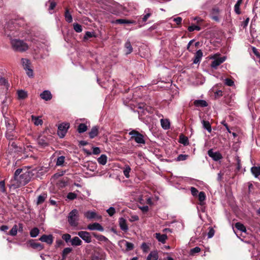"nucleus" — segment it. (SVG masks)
Instances as JSON below:
<instances>
[{
    "label": "nucleus",
    "mask_w": 260,
    "mask_h": 260,
    "mask_svg": "<svg viewBox=\"0 0 260 260\" xmlns=\"http://www.w3.org/2000/svg\"><path fill=\"white\" fill-rule=\"evenodd\" d=\"M79 213L77 209H73L69 214L68 221L72 226H77L78 225Z\"/></svg>",
    "instance_id": "obj_3"
},
{
    "label": "nucleus",
    "mask_w": 260,
    "mask_h": 260,
    "mask_svg": "<svg viewBox=\"0 0 260 260\" xmlns=\"http://www.w3.org/2000/svg\"><path fill=\"white\" fill-rule=\"evenodd\" d=\"M31 117L35 125L38 126L43 124V121L40 117H36L34 115H32Z\"/></svg>",
    "instance_id": "obj_28"
},
{
    "label": "nucleus",
    "mask_w": 260,
    "mask_h": 260,
    "mask_svg": "<svg viewBox=\"0 0 260 260\" xmlns=\"http://www.w3.org/2000/svg\"><path fill=\"white\" fill-rule=\"evenodd\" d=\"M78 236L85 243H89L91 242L92 237L90 234L86 231H80L77 233Z\"/></svg>",
    "instance_id": "obj_8"
},
{
    "label": "nucleus",
    "mask_w": 260,
    "mask_h": 260,
    "mask_svg": "<svg viewBox=\"0 0 260 260\" xmlns=\"http://www.w3.org/2000/svg\"><path fill=\"white\" fill-rule=\"evenodd\" d=\"M18 232V226L17 225H14L12 229L10 231L9 235L12 236H15L17 235Z\"/></svg>",
    "instance_id": "obj_42"
},
{
    "label": "nucleus",
    "mask_w": 260,
    "mask_h": 260,
    "mask_svg": "<svg viewBox=\"0 0 260 260\" xmlns=\"http://www.w3.org/2000/svg\"><path fill=\"white\" fill-rule=\"evenodd\" d=\"M38 144L43 147L47 146L50 143V139L45 136H40L38 139Z\"/></svg>",
    "instance_id": "obj_10"
},
{
    "label": "nucleus",
    "mask_w": 260,
    "mask_h": 260,
    "mask_svg": "<svg viewBox=\"0 0 260 260\" xmlns=\"http://www.w3.org/2000/svg\"><path fill=\"white\" fill-rule=\"evenodd\" d=\"M107 212L108 213L109 216H112L115 213V208L114 207H111L107 210Z\"/></svg>",
    "instance_id": "obj_51"
},
{
    "label": "nucleus",
    "mask_w": 260,
    "mask_h": 260,
    "mask_svg": "<svg viewBox=\"0 0 260 260\" xmlns=\"http://www.w3.org/2000/svg\"><path fill=\"white\" fill-rule=\"evenodd\" d=\"M71 244L73 246H80L82 244V241L78 237H74L70 240Z\"/></svg>",
    "instance_id": "obj_18"
},
{
    "label": "nucleus",
    "mask_w": 260,
    "mask_h": 260,
    "mask_svg": "<svg viewBox=\"0 0 260 260\" xmlns=\"http://www.w3.org/2000/svg\"><path fill=\"white\" fill-rule=\"evenodd\" d=\"M32 173L28 169H18L14 173V178L11 180V186L18 188L28 183L31 178Z\"/></svg>",
    "instance_id": "obj_1"
},
{
    "label": "nucleus",
    "mask_w": 260,
    "mask_h": 260,
    "mask_svg": "<svg viewBox=\"0 0 260 260\" xmlns=\"http://www.w3.org/2000/svg\"><path fill=\"white\" fill-rule=\"evenodd\" d=\"M98 240H99L101 241L107 242L108 241V239L106 237H105L104 236H103V235L99 236L98 237Z\"/></svg>",
    "instance_id": "obj_61"
},
{
    "label": "nucleus",
    "mask_w": 260,
    "mask_h": 260,
    "mask_svg": "<svg viewBox=\"0 0 260 260\" xmlns=\"http://www.w3.org/2000/svg\"><path fill=\"white\" fill-rule=\"evenodd\" d=\"M173 21H175L177 24H179L181 23L182 18L180 17H178L174 18Z\"/></svg>",
    "instance_id": "obj_63"
},
{
    "label": "nucleus",
    "mask_w": 260,
    "mask_h": 260,
    "mask_svg": "<svg viewBox=\"0 0 260 260\" xmlns=\"http://www.w3.org/2000/svg\"><path fill=\"white\" fill-rule=\"evenodd\" d=\"M47 194L46 193H43L39 195L37 199V204L40 205L43 203L45 200L47 199Z\"/></svg>",
    "instance_id": "obj_22"
},
{
    "label": "nucleus",
    "mask_w": 260,
    "mask_h": 260,
    "mask_svg": "<svg viewBox=\"0 0 260 260\" xmlns=\"http://www.w3.org/2000/svg\"><path fill=\"white\" fill-rule=\"evenodd\" d=\"M87 129V126L84 123H81L79 125L78 131L79 133H83L86 131Z\"/></svg>",
    "instance_id": "obj_41"
},
{
    "label": "nucleus",
    "mask_w": 260,
    "mask_h": 260,
    "mask_svg": "<svg viewBox=\"0 0 260 260\" xmlns=\"http://www.w3.org/2000/svg\"><path fill=\"white\" fill-rule=\"evenodd\" d=\"M240 5L236 4H235L234 6V11L237 14H240L241 13V11L240 10Z\"/></svg>",
    "instance_id": "obj_58"
},
{
    "label": "nucleus",
    "mask_w": 260,
    "mask_h": 260,
    "mask_svg": "<svg viewBox=\"0 0 260 260\" xmlns=\"http://www.w3.org/2000/svg\"><path fill=\"white\" fill-rule=\"evenodd\" d=\"M235 228L238 230L242 232H246V229L245 226L240 222H237L235 224Z\"/></svg>",
    "instance_id": "obj_40"
},
{
    "label": "nucleus",
    "mask_w": 260,
    "mask_h": 260,
    "mask_svg": "<svg viewBox=\"0 0 260 260\" xmlns=\"http://www.w3.org/2000/svg\"><path fill=\"white\" fill-rule=\"evenodd\" d=\"M10 44L12 49L16 52H24L28 48V45L23 41L20 39H11Z\"/></svg>",
    "instance_id": "obj_2"
},
{
    "label": "nucleus",
    "mask_w": 260,
    "mask_h": 260,
    "mask_svg": "<svg viewBox=\"0 0 260 260\" xmlns=\"http://www.w3.org/2000/svg\"><path fill=\"white\" fill-rule=\"evenodd\" d=\"M115 23L116 24H133L135 22L133 21H131L124 19H116L115 21Z\"/></svg>",
    "instance_id": "obj_33"
},
{
    "label": "nucleus",
    "mask_w": 260,
    "mask_h": 260,
    "mask_svg": "<svg viewBox=\"0 0 260 260\" xmlns=\"http://www.w3.org/2000/svg\"><path fill=\"white\" fill-rule=\"evenodd\" d=\"M40 233V230L38 228H34L30 231V236L32 238L37 237Z\"/></svg>",
    "instance_id": "obj_36"
},
{
    "label": "nucleus",
    "mask_w": 260,
    "mask_h": 260,
    "mask_svg": "<svg viewBox=\"0 0 260 260\" xmlns=\"http://www.w3.org/2000/svg\"><path fill=\"white\" fill-rule=\"evenodd\" d=\"M193 103L195 106L198 107H205L208 106V104L206 101L203 100H195Z\"/></svg>",
    "instance_id": "obj_19"
},
{
    "label": "nucleus",
    "mask_w": 260,
    "mask_h": 260,
    "mask_svg": "<svg viewBox=\"0 0 260 260\" xmlns=\"http://www.w3.org/2000/svg\"><path fill=\"white\" fill-rule=\"evenodd\" d=\"M87 229L92 231L98 230L101 232L104 231V228H103V226L100 223L96 222L92 224H89L87 226Z\"/></svg>",
    "instance_id": "obj_14"
},
{
    "label": "nucleus",
    "mask_w": 260,
    "mask_h": 260,
    "mask_svg": "<svg viewBox=\"0 0 260 260\" xmlns=\"http://www.w3.org/2000/svg\"><path fill=\"white\" fill-rule=\"evenodd\" d=\"M64 17L66 21L68 23H71L73 21V18L71 14L68 9L66 8L64 13Z\"/></svg>",
    "instance_id": "obj_26"
},
{
    "label": "nucleus",
    "mask_w": 260,
    "mask_h": 260,
    "mask_svg": "<svg viewBox=\"0 0 260 260\" xmlns=\"http://www.w3.org/2000/svg\"><path fill=\"white\" fill-rule=\"evenodd\" d=\"M160 123L161 127L164 129H168L170 128V121L167 119H161L160 120Z\"/></svg>",
    "instance_id": "obj_24"
},
{
    "label": "nucleus",
    "mask_w": 260,
    "mask_h": 260,
    "mask_svg": "<svg viewBox=\"0 0 260 260\" xmlns=\"http://www.w3.org/2000/svg\"><path fill=\"white\" fill-rule=\"evenodd\" d=\"M158 258V253L156 251H151L147 256L146 260H157Z\"/></svg>",
    "instance_id": "obj_21"
},
{
    "label": "nucleus",
    "mask_w": 260,
    "mask_h": 260,
    "mask_svg": "<svg viewBox=\"0 0 260 260\" xmlns=\"http://www.w3.org/2000/svg\"><path fill=\"white\" fill-rule=\"evenodd\" d=\"M190 191L193 196H196L198 193V190L194 187H191Z\"/></svg>",
    "instance_id": "obj_55"
},
{
    "label": "nucleus",
    "mask_w": 260,
    "mask_h": 260,
    "mask_svg": "<svg viewBox=\"0 0 260 260\" xmlns=\"http://www.w3.org/2000/svg\"><path fill=\"white\" fill-rule=\"evenodd\" d=\"M129 135L131 136V138L134 139L136 143L143 144L145 143L144 136L138 132L133 130L129 133Z\"/></svg>",
    "instance_id": "obj_4"
},
{
    "label": "nucleus",
    "mask_w": 260,
    "mask_h": 260,
    "mask_svg": "<svg viewBox=\"0 0 260 260\" xmlns=\"http://www.w3.org/2000/svg\"><path fill=\"white\" fill-rule=\"evenodd\" d=\"M30 245L33 248L38 249L39 250H41L44 248L43 246L39 243L31 242L30 243Z\"/></svg>",
    "instance_id": "obj_39"
},
{
    "label": "nucleus",
    "mask_w": 260,
    "mask_h": 260,
    "mask_svg": "<svg viewBox=\"0 0 260 260\" xmlns=\"http://www.w3.org/2000/svg\"><path fill=\"white\" fill-rule=\"evenodd\" d=\"M107 157L105 154H102L101 156L98 158V162L102 165H105L107 163Z\"/></svg>",
    "instance_id": "obj_34"
},
{
    "label": "nucleus",
    "mask_w": 260,
    "mask_h": 260,
    "mask_svg": "<svg viewBox=\"0 0 260 260\" xmlns=\"http://www.w3.org/2000/svg\"><path fill=\"white\" fill-rule=\"evenodd\" d=\"M18 98L20 99H24L27 97V93L23 90H20L17 91Z\"/></svg>",
    "instance_id": "obj_37"
},
{
    "label": "nucleus",
    "mask_w": 260,
    "mask_h": 260,
    "mask_svg": "<svg viewBox=\"0 0 260 260\" xmlns=\"http://www.w3.org/2000/svg\"><path fill=\"white\" fill-rule=\"evenodd\" d=\"M101 152L100 149L99 147H95L93 148L92 153L96 155L100 154Z\"/></svg>",
    "instance_id": "obj_56"
},
{
    "label": "nucleus",
    "mask_w": 260,
    "mask_h": 260,
    "mask_svg": "<svg viewBox=\"0 0 260 260\" xmlns=\"http://www.w3.org/2000/svg\"><path fill=\"white\" fill-rule=\"evenodd\" d=\"M179 142L184 146H186L189 144L188 138L183 135L180 136Z\"/></svg>",
    "instance_id": "obj_29"
},
{
    "label": "nucleus",
    "mask_w": 260,
    "mask_h": 260,
    "mask_svg": "<svg viewBox=\"0 0 260 260\" xmlns=\"http://www.w3.org/2000/svg\"><path fill=\"white\" fill-rule=\"evenodd\" d=\"M124 47L127 50V51L126 52V54H130L131 52H132L133 49L132 46L131 44V42L129 40H127L125 42V43L124 44Z\"/></svg>",
    "instance_id": "obj_32"
},
{
    "label": "nucleus",
    "mask_w": 260,
    "mask_h": 260,
    "mask_svg": "<svg viewBox=\"0 0 260 260\" xmlns=\"http://www.w3.org/2000/svg\"><path fill=\"white\" fill-rule=\"evenodd\" d=\"M206 194L204 192L201 191L198 195V198L199 200L201 202L200 204L202 205V203L206 199Z\"/></svg>",
    "instance_id": "obj_43"
},
{
    "label": "nucleus",
    "mask_w": 260,
    "mask_h": 260,
    "mask_svg": "<svg viewBox=\"0 0 260 260\" xmlns=\"http://www.w3.org/2000/svg\"><path fill=\"white\" fill-rule=\"evenodd\" d=\"M40 96L42 99L46 101H50L52 98L51 92L48 90L43 91L40 94Z\"/></svg>",
    "instance_id": "obj_13"
},
{
    "label": "nucleus",
    "mask_w": 260,
    "mask_h": 260,
    "mask_svg": "<svg viewBox=\"0 0 260 260\" xmlns=\"http://www.w3.org/2000/svg\"><path fill=\"white\" fill-rule=\"evenodd\" d=\"M69 126L68 123H61L58 126L57 134L60 138H62L64 137Z\"/></svg>",
    "instance_id": "obj_7"
},
{
    "label": "nucleus",
    "mask_w": 260,
    "mask_h": 260,
    "mask_svg": "<svg viewBox=\"0 0 260 260\" xmlns=\"http://www.w3.org/2000/svg\"><path fill=\"white\" fill-rule=\"evenodd\" d=\"M224 84L229 86H233L234 85V82L229 78H226L224 80Z\"/></svg>",
    "instance_id": "obj_49"
},
{
    "label": "nucleus",
    "mask_w": 260,
    "mask_h": 260,
    "mask_svg": "<svg viewBox=\"0 0 260 260\" xmlns=\"http://www.w3.org/2000/svg\"><path fill=\"white\" fill-rule=\"evenodd\" d=\"M72 250V248L70 247L65 248L62 251V255L63 257H65L66 255L70 253Z\"/></svg>",
    "instance_id": "obj_50"
},
{
    "label": "nucleus",
    "mask_w": 260,
    "mask_h": 260,
    "mask_svg": "<svg viewBox=\"0 0 260 260\" xmlns=\"http://www.w3.org/2000/svg\"><path fill=\"white\" fill-rule=\"evenodd\" d=\"M131 168L129 166H127L125 167L123 170V174L126 178H128L129 177V172L131 171Z\"/></svg>",
    "instance_id": "obj_44"
},
{
    "label": "nucleus",
    "mask_w": 260,
    "mask_h": 260,
    "mask_svg": "<svg viewBox=\"0 0 260 260\" xmlns=\"http://www.w3.org/2000/svg\"><path fill=\"white\" fill-rule=\"evenodd\" d=\"M74 29L77 32H80L82 31V26L78 23L74 24Z\"/></svg>",
    "instance_id": "obj_45"
},
{
    "label": "nucleus",
    "mask_w": 260,
    "mask_h": 260,
    "mask_svg": "<svg viewBox=\"0 0 260 260\" xmlns=\"http://www.w3.org/2000/svg\"><path fill=\"white\" fill-rule=\"evenodd\" d=\"M203 127L206 129L208 132L210 133L212 131L211 126L209 122L203 120L202 121Z\"/></svg>",
    "instance_id": "obj_31"
},
{
    "label": "nucleus",
    "mask_w": 260,
    "mask_h": 260,
    "mask_svg": "<svg viewBox=\"0 0 260 260\" xmlns=\"http://www.w3.org/2000/svg\"><path fill=\"white\" fill-rule=\"evenodd\" d=\"M188 30L190 32L193 31H194L195 30H201V27L200 26H198V25H192L189 26L188 27Z\"/></svg>",
    "instance_id": "obj_46"
},
{
    "label": "nucleus",
    "mask_w": 260,
    "mask_h": 260,
    "mask_svg": "<svg viewBox=\"0 0 260 260\" xmlns=\"http://www.w3.org/2000/svg\"><path fill=\"white\" fill-rule=\"evenodd\" d=\"M39 240L45 242L49 245H51L53 242V237L52 235H43L39 238Z\"/></svg>",
    "instance_id": "obj_12"
},
{
    "label": "nucleus",
    "mask_w": 260,
    "mask_h": 260,
    "mask_svg": "<svg viewBox=\"0 0 260 260\" xmlns=\"http://www.w3.org/2000/svg\"><path fill=\"white\" fill-rule=\"evenodd\" d=\"M0 191L2 192H5L6 191L5 183L4 181H0Z\"/></svg>",
    "instance_id": "obj_54"
},
{
    "label": "nucleus",
    "mask_w": 260,
    "mask_h": 260,
    "mask_svg": "<svg viewBox=\"0 0 260 260\" xmlns=\"http://www.w3.org/2000/svg\"><path fill=\"white\" fill-rule=\"evenodd\" d=\"M214 235V230L211 228L208 233V238H211Z\"/></svg>",
    "instance_id": "obj_59"
},
{
    "label": "nucleus",
    "mask_w": 260,
    "mask_h": 260,
    "mask_svg": "<svg viewBox=\"0 0 260 260\" xmlns=\"http://www.w3.org/2000/svg\"><path fill=\"white\" fill-rule=\"evenodd\" d=\"M93 36V33L90 31H86L85 36H84V39H87L89 38H91Z\"/></svg>",
    "instance_id": "obj_60"
},
{
    "label": "nucleus",
    "mask_w": 260,
    "mask_h": 260,
    "mask_svg": "<svg viewBox=\"0 0 260 260\" xmlns=\"http://www.w3.org/2000/svg\"><path fill=\"white\" fill-rule=\"evenodd\" d=\"M155 238L157 239V240L159 242H160L162 243H165L166 239H167V236L166 234H160V233H156Z\"/></svg>",
    "instance_id": "obj_23"
},
{
    "label": "nucleus",
    "mask_w": 260,
    "mask_h": 260,
    "mask_svg": "<svg viewBox=\"0 0 260 260\" xmlns=\"http://www.w3.org/2000/svg\"><path fill=\"white\" fill-rule=\"evenodd\" d=\"M49 4L48 11L50 14H52L53 13V10L56 6V3L54 0H49L46 5Z\"/></svg>",
    "instance_id": "obj_20"
},
{
    "label": "nucleus",
    "mask_w": 260,
    "mask_h": 260,
    "mask_svg": "<svg viewBox=\"0 0 260 260\" xmlns=\"http://www.w3.org/2000/svg\"><path fill=\"white\" fill-rule=\"evenodd\" d=\"M119 246L121 248H125L126 251H130L134 249V244L125 240H120L118 243Z\"/></svg>",
    "instance_id": "obj_9"
},
{
    "label": "nucleus",
    "mask_w": 260,
    "mask_h": 260,
    "mask_svg": "<svg viewBox=\"0 0 260 260\" xmlns=\"http://www.w3.org/2000/svg\"><path fill=\"white\" fill-rule=\"evenodd\" d=\"M221 123L225 126V127L226 128V129L227 130L228 133H231L230 129L229 128V127L227 123H226L225 121H224V120L222 121L221 122Z\"/></svg>",
    "instance_id": "obj_62"
},
{
    "label": "nucleus",
    "mask_w": 260,
    "mask_h": 260,
    "mask_svg": "<svg viewBox=\"0 0 260 260\" xmlns=\"http://www.w3.org/2000/svg\"><path fill=\"white\" fill-rule=\"evenodd\" d=\"M145 14L143 16L142 18V20L143 22H145L147 20V19L150 17L151 15V10L150 9L147 8L144 11Z\"/></svg>",
    "instance_id": "obj_35"
},
{
    "label": "nucleus",
    "mask_w": 260,
    "mask_h": 260,
    "mask_svg": "<svg viewBox=\"0 0 260 260\" xmlns=\"http://www.w3.org/2000/svg\"><path fill=\"white\" fill-rule=\"evenodd\" d=\"M119 224L122 231L126 232L128 230L126 221L124 218L121 217L119 219Z\"/></svg>",
    "instance_id": "obj_17"
},
{
    "label": "nucleus",
    "mask_w": 260,
    "mask_h": 260,
    "mask_svg": "<svg viewBox=\"0 0 260 260\" xmlns=\"http://www.w3.org/2000/svg\"><path fill=\"white\" fill-rule=\"evenodd\" d=\"M98 128L96 126H93L91 131L89 133V137L91 139L94 138L95 137H96L98 134Z\"/></svg>",
    "instance_id": "obj_25"
},
{
    "label": "nucleus",
    "mask_w": 260,
    "mask_h": 260,
    "mask_svg": "<svg viewBox=\"0 0 260 260\" xmlns=\"http://www.w3.org/2000/svg\"><path fill=\"white\" fill-rule=\"evenodd\" d=\"M252 174L255 177H257L260 175V166L253 167L251 168Z\"/></svg>",
    "instance_id": "obj_30"
},
{
    "label": "nucleus",
    "mask_w": 260,
    "mask_h": 260,
    "mask_svg": "<svg viewBox=\"0 0 260 260\" xmlns=\"http://www.w3.org/2000/svg\"><path fill=\"white\" fill-rule=\"evenodd\" d=\"M188 157V155L186 154H180L176 158L177 161H182L186 160Z\"/></svg>",
    "instance_id": "obj_48"
},
{
    "label": "nucleus",
    "mask_w": 260,
    "mask_h": 260,
    "mask_svg": "<svg viewBox=\"0 0 260 260\" xmlns=\"http://www.w3.org/2000/svg\"><path fill=\"white\" fill-rule=\"evenodd\" d=\"M71 236L69 234H65L62 236V238L67 243L70 241Z\"/></svg>",
    "instance_id": "obj_52"
},
{
    "label": "nucleus",
    "mask_w": 260,
    "mask_h": 260,
    "mask_svg": "<svg viewBox=\"0 0 260 260\" xmlns=\"http://www.w3.org/2000/svg\"><path fill=\"white\" fill-rule=\"evenodd\" d=\"M21 62L27 76L29 77H32L34 76L33 70L31 68L30 61L26 58H22Z\"/></svg>",
    "instance_id": "obj_5"
},
{
    "label": "nucleus",
    "mask_w": 260,
    "mask_h": 260,
    "mask_svg": "<svg viewBox=\"0 0 260 260\" xmlns=\"http://www.w3.org/2000/svg\"><path fill=\"white\" fill-rule=\"evenodd\" d=\"M84 215L86 218L89 219H93L96 217V214L94 211H88L85 212Z\"/></svg>",
    "instance_id": "obj_27"
},
{
    "label": "nucleus",
    "mask_w": 260,
    "mask_h": 260,
    "mask_svg": "<svg viewBox=\"0 0 260 260\" xmlns=\"http://www.w3.org/2000/svg\"><path fill=\"white\" fill-rule=\"evenodd\" d=\"M141 248L142 249L144 252H147L149 247L145 243H143L141 245Z\"/></svg>",
    "instance_id": "obj_57"
},
{
    "label": "nucleus",
    "mask_w": 260,
    "mask_h": 260,
    "mask_svg": "<svg viewBox=\"0 0 260 260\" xmlns=\"http://www.w3.org/2000/svg\"><path fill=\"white\" fill-rule=\"evenodd\" d=\"M65 157L63 156H60L58 157L56 162V165L57 166H63V163L64 162Z\"/></svg>",
    "instance_id": "obj_38"
},
{
    "label": "nucleus",
    "mask_w": 260,
    "mask_h": 260,
    "mask_svg": "<svg viewBox=\"0 0 260 260\" xmlns=\"http://www.w3.org/2000/svg\"><path fill=\"white\" fill-rule=\"evenodd\" d=\"M200 251H201L200 248H199V247H196L193 248H192L190 250V254L193 255L194 253H198Z\"/></svg>",
    "instance_id": "obj_53"
},
{
    "label": "nucleus",
    "mask_w": 260,
    "mask_h": 260,
    "mask_svg": "<svg viewBox=\"0 0 260 260\" xmlns=\"http://www.w3.org/2000/svg\"><path fill=\"white\" fill-rule=\"evenodd\" d=\"M5 125L7 128V131L12 132L14 129V125L12 120H10L7 117H5Z\"/></svg>",
    "instance_id": "obj_15"
},
{
    "label": "nucleus",
    "mask_w": 260,
    "mask_h": 260,
    "mask_svg": "<svg viewBox=\"0 0 260 260\" xmlns=\"http://www.w3.org/2000/svg\"><path fill=\"white\" fill-rule=\"evenodd\" d=\"M77 194L75 192H69L67 196V198L70 200H73L76 199Z\"/></svg>",
    "instance_id": "obj_47"
},
{
    "label": "nucleus",
    "mask_w": 260,
    "mask_h": 260,
    "mask_svg": "<svg viewBox=\"0 0 260 260\" xmlns=\"http://www.w3.org/2000/svg\"><path fill=\"white\" fill-rule=\"evenodd\" d=\"M203 57V52L201 50H199L195 53L193 59V63L194 64H197L201 61V60Z\"/></svg>",
    "instance_id": "obj_16"
},
{
    "label": "nucleus",
    "mask_w": 260,
    "mask_h": 260,
    "mask_svg": "<svg viewBox=\"0 0 260 260\" xmlns=\"http://www.w3.org/2000/svg\"><path fill=\"white\" fill-rule=\"evenodd\" d=\"M216 56L217 55H215L214 56L211 58L214 59V60L212 61L211 67V68L215 69H217L218 66L223 62L226 59L225 56L217 57Z\"/></svg>",
    "instance_id": "obj_6"
},
{
    "label": "nucleus",
    "mask_w": 260,
    "mask_h": 260,
    "mask_svg": "<svg viewBox=\"0 0 260 260\" xmlns=\"http://www.w3.org/2000/svg\"><path fill=\"white\" fill-rule=\"evenodd\" d=\"M223 175H224V173H222L221 171L218 174V175H217V180L218 181H221Z\"/></svg>",
    "instance_id": "obj_64"
},
{
    "label": "nucleus",
    "mask_w": 260,
    "mask_h": 260,
    "mask_svg": "<svg viewBox=\"0 0 260 260\" xmlns=\"http://www.w3.org/2000/svg\"><path fill=\"white\" fill-rule=\"evenodd\" d=\"M208 154L215 161L219 160L222 158L220 153L219 152H214L212 149H210L208 150Z\"/></svg>",
    "instance_id": "obj_11"
}]
</instances>
